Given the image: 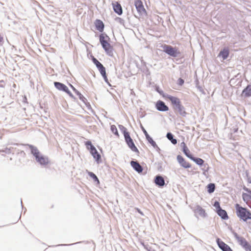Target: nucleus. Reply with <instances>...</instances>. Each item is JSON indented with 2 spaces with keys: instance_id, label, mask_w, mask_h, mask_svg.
Instances as JSON below:
<instances>
[{
  "instance_id": "1",
  "label": "nucleus",
  "mask_w": 251,
  "mask_h": 251,
  "mask_svg": "<svg viewBox=\"0 0 251 251\" xmlns=\"http://www.w3.org/2000/svg\"><path fill=\"white\" fill-rule=\"evenodd\" d=\"M167 97L173 105L174 110L176 111L181 116L185 117L187 112L185 111V107L181 104L180 100L171 95H167Z\"/></svg>"
},
{
  "instance_id": "2",
  "label": "nucleus",
  "mask_w": 251,
  "mask_h": 251,
  "mask_svg": "<svg viewBox=\"0 0 251 251\" xmlns=\"http://www.w3.org/2000/svg\"><path fill=\"white\" fill-rule=\"evenodd\" d=\"M235 208L237 216L244 222L251 220V212L247 208L243 207L239 204H236Z\"/></svg>"
},
{
  "instance_id": "3",
  "label": "nucleus",
  "mask_w": 251,
  "mask_h": 251,
  "mask_svg": "<svg viewBox=\"0 0 251 251\" xmlns=\"http://www.w3.org/2000/svg\"><path fill=\"white\" fill-rule=\"evenodd\" d=\"M232 233L239 244L246 251H251V245L250 244V243L246 240L245 238H244L243 237L238 235V234L234 231H232Z\"/></svg>"
},
{
  "instance_id": "4",
  "label": "nucleus",
  "mask_w": 251,
  "mask_h": 251,
  "mask_svg": "<svg viewBox=\"0 0 251 251\" xmlns=\"http://www.w3.org/2000/svg\"><path fill=\"white\" fill-rule=\"evenodd\" d=\"M163 51L173 57H176L180 55V52L178 49L170 45H164L162 46Z\"/></svg>"
},
{
  "instance_id": "5",
  "label": "nucleus",
  "mask_w": 251,
  "mask_h": 251,
  "mask_svg": "<svg viewBox=\"0 0 251 251\" xmlns=\"http://www.w3.org/2000/svg\"><path fill=\"white\" fill-rule=\"evenodd\" d=\"M85 145L87 148L90 151L93 157L96 159L97 161H98L100 158V155L98 153L95 147L92 144L91 142L89 141H87L85 143Z\"/></svg>"
},
{
  "instance_id": "6",
  "label": "nucleus",
  "mask_w": 251,
  "mask_h": 251,
  "mask_svg": "<svg viewBox=\"0 0 251 251\" xmlns=\"http://www.w3.org/2000/svg\"><path fill=\"white\" fill-rule=\"evenodd\" d=\"M134 5L137 10L139 16L146 15V11L141 0H136L134 2Z\"/></svg>"
},
{
  "instance_id": "7",
  "label": "nucleus",
  "mask_w": 251,
  "mask_h": 251,
  "mask_svg": "<svg viewBox=\"0 0 251 251\" xmlns=\"http://www.w3.org/2000/svg\"><path fill=\"white\" fill-rule=\"evenodd\" d=\"M54 85L55 87L57 89H58L59 91H62L66 92L69 95L70 97L75 99L74 95L69 91L68 88L65 84L59 82H54Z\"/></svg>"
},
{
  "instance_id": "8",
  "label": "nucleus",
  "mask_w": 251,
  "mask_h": 251,
  "mask_svg": "<svg viewBox=\"0 0 251 251\" xmlns=\"http://www.w3.org/2000/svg\"><path fill=\"white\" fill-rule=\"evenodd\" d=\"M154 182L159 187H163L166 184L164 177L159 175L154 177Z\"/></svg>"
},
{
  "instance_id": "9",
  "label": "nucleus",
  "mask_w": 251,
  "mask_h": 251,
  "mask_svg": "<svg viewBox=\"0 0 251 251\" xmlns=\"http://www.w3.org/2000/svg\"><path fill=\"white\" fill-rule=\"evenodd\" d=\"M216 243L219 248L223 251H233L228 245L222 241L220 238H217Z\"/></svg>"
},
{
  "instance_id": "10",
  "label": "nucleus",
  "mask_w": 251,
  "mask_h": 251,
  "mask_svg": "<svg viewBox=\"0 0 251 251\" xmlns=\"http://www.w3.org/2000/svg\"><path fill=\"white\" fill-rule=\"evenodd\" d=\"M102 48L104 50L106 54L110 56H112L113 55V47L107 41L103 45H101Z\"/></svg>"
},
{
  "instance_id": "11",
  "label": "nucleus",
  "mask_w": 251,
  "mask_h": 251,
  "mask_svg": "<svg viewBox=\"0 0 251 251\" xmlns=\"http://www.w3.org/2000/svg\"><path fill=\"white\" fill-rule=\"evenodd\" d=\"M156 108L159 111H167L169 107L165 104V102L160 100H158L155 104Z\"/></svg>"
},
{
  "instance_id": "12",
  "label": "nucleus",
  "mask_w": 251,
  "mask_h": 251,
  "mask_svg": "<svg viewBox=\"0 0 251 251\" xmlns=\"http://www.w3.org/2000/svg\"><path fill=\"white\" fill-rule=\"evenodd\" d=\"M141 128L146 136V138L148 141L154 147V148H157L158 149V147L156 145L155 141H153V140L152 139L151 137H150V136L148 133L147 131L146 130V129L143 127V126H141Z\"/></svg>"
},
{
  "instance_id": "13",
  "label": "nucleus",
  "mask_w": 251,
  "mask_h": 251,
  "mask_svg": "<svg viewBox=\"0 0 251 251\" xmlns=\"http://www.w3.org/2000/svg\"><path fill=\"white\" fill-rule=\"evenodd\" d=\"M35 159L38 163L42 165H47L49 163V158L41 154L37 157Z\"/></svg>"
},
{
  "instance_id": "14",
  "label": "nucleus",
  "mask_w": 251,
  "mask_h": 251,
  "mask_svg": "<svg viewBox=\"0 0 251 251\" xmlns=\"http://www.w3.org/2000/svg\"><path fill=\"white\" fill-rule=\"evenodd\" d=\"M130 164L132 167L138 173H142L143 168L137 161H131Z\"/></svg>"
},
{
  "instance_id": "15",
  "label": "nucleus",
  "mask_w": 251,
  "mask_h": 251,
  "mask_svg": "<svg viewBox=\"0 0 251 251\" xmlns=\"http://www.w3.org/2000/svg\"><path fill=\"white\" fill-rule=\"evenodd\" d=\"M26 146H28L30 149L31 154L35 157V158L41 154L37 147L29 144H27Z\"/></svg>"
},
{
  "instance_id": "16",
  "label": "nucleus",
  "mask_w": 251,
  "mask_h": 251,
  "mask_svg": "<svg viewBox=\"0 0 251 251\" xmlns=\"http://www.w3.org/2000/svg\"><path fill=\"white\" fill-rule=\"evenodd\" d=\"M177 160L180 165L184 168H187L190 167L189 163L187 162L180 155H178Z\"/></svg>"
},
{
  "instance_id": "17",
  "label": "nucleus",
  "mask_w": 251,
  "mask_h": 251,
  "mask_svg": "<svg viewBox=\"0 0 251 251\" xmlns=\"http://www.w3.org/2000/svg\"><path fill=\"white\" fill-rule=\"evenodd\" d=\"M194 212L196 214H199V216L202 217L204 218L206 216V213H205V210L200 205H197L196 206Z\"/></svg>"
},
{
  "instance_id": "18",
  "label": "nucleus",
  "mask_w": 251,
  "mask_h": 251,
  "mask_svg": "<svg viewBox=\"0 0 251 251\" xmlns=\"http://www.w3.org/2000/svg\"><path fill=\"white\" fill-rule=\"evenodd\" d=\"M112 5L114 12L119 15H122L123 13V9L120 4L118 2H116L115 3H113Z\"/></svg>"
},
{
  "instance_id": "19",
  "label": "nucleus",
  "mask_w": 251,
  "mask_h": 251,
  "mask_svg": "<svg viewBox=\"0 0 251 251\" xmlns=\"http://www.w3.org/2000/svg\"><path fill=\"white\" fill-rule=\"evenodd\" d=\"M218 215L221 217L222 220H226L228 219V216L226 211L225 210L223 209L222 208L220 209L219 210H217L216 212Z\"/></svg>"
},
{
  "instance_id": "20",
  "label": "nucleus",
  "mask_w": 251,
  "mask_h": 251,
  "mask_svg": "<svg viewBox=\"0 0 251 251\" xmlns=\"http://www.w3.org/2000/svg\"><path fill=\"white\" fill-rule=\"evenodd\" d=\"M96 29L100 32H102L103 31L104 25L103 22L100 20H96L95 22Z\"/></svg>"
},
{
  "instance_id": "21",
  "label": "nucleus",
  "mask_w": 251,
  "mask_h": 251,
  "mask_svg": "<svg viewBox=\"0 0 251 251\" xmlns=\"http://www.w3.org/2000/svg\"><path fill=\"white\" fill-rule=\"evenodd\" d=\"M242 95L245 97L251 96V85H248L242 91Z\"/></svg>"
},
{
  "instance_id": "22",
  "label": "nucleus",
  "mask_w": 251,
  "mask_h": 251,
  "mask_svg": "<svg viewBox=\"0 0 251 251\" xmlns=\"http://www.w3.org/2000/svg\"><path fill=\"white\" fill-rule=\"evenodd\" d=\"M100 38V42L101 45H103V44L105 43L108 42V41L110 39L108 36L105 33H101L99 36Z\"/></svg>"
},
{
  "instance_id": "23",
  "label": "nucleus",
  "mask_w": 251,
  "mask_h": 251,
  "mask_svg": "<svg viewBox=\"0 0 251 251\" xmlns=\"http://www.w3.org/2000/svg\"><path fill=\"white\" fill-rule=\"evenodd\" d=\"M229 55V50L227 48H224L221 50L219 54V56H222L223 60L226 59Z\"/></svg>"
},
{
  "instance_id": "24",
  "label": "nucleus",
  "mask_w": 251,
  "mask_h": 251,
  "mask_svg": "<svg viewBox=\"0 0 251 251\" xmlns=\"http://www.w3.org/2000/svg\"><path fill=\"white\" fill-rule=\"evenodd\" d=\"M73 91L76 93V94L79 97V99L83 102H85L87 100L72 85L70 84Z\"/></svg>"
},
{
  "instance_id": "25",
  "label": "nucleus",
  "mask_w": 251,
  "mask_h": 251,
  "mask_svg": "<svg viewBox=\"0 0 251 251\" xmlns=\"http://www.w3.org/2000/svg\"><path fill=\"white\" fill-rule=\"evenodd\" d=\"M153 167L154 169L158 172L163 171V168L162 166V163L160 162H155L153 165Z\"/></svg>"
},
{
  "instance_id": "26",
  "label": "nucleus",
  "mask_w": 251,
  "mask_h": 251,
  "mask_svg": "<svg viewBox=\"0 0 251 251\" xmlns=\"http://www.w3.org/2000/svg\"><path fill=\"white\" fill-rule=\"evenodd\" d=\"M166 137L170 141H171V143L173 144H174V145L176 144L177 140L176 139L174 138V135L172 133H171V132L167 133Z\"/></svg>"
},
{
  "instance_id": "27",
  "label": "nucleus",
  "mask_w": 251,
  "mask_h": 251,
  "mask_svg": "<svg viewBox=\"0 0 251 251\" xmlns=\"http://www.w3.org/2000/svg\"><path fill=\"white\" fill-rule=\"evenodd\" d=\"M215 184L214 183H210L207 186V192L211 194L214 192L215 190Z\"/></svg>"
},
{
  "instance_id": "28",
  "label": "nucleus",
  "mask_w": 251,
  "mask_h": 251,
  "mask_svg": "<svg viewBox=\"0 0 251 251\" xmlns=\"http://www.w3.org/2000/svg\"><path fill=\"white\" fill-rule=\"evenodd\" d=\"M191 159L200 166L202 165L204 163V160L200 158L193 156Z\"/></svg>"
},
{
  "instance_id": "29",
  "label": "nucleus",
  "mask_w": 251,
  "mask_h": 251,
  "mask_svg": "<svg viewBox=\"0 0 251 251\" xmlns=\"http://www.w3.org/2000/svg\"><path fill=\"white\" fill-rule=\"evenodd\" d=\"M129 148L133 151L135 152H139V151L136 147L135 146L133 141L130 142L129 143L127 144Z\"/></svg>"
},
{
  "instance_id": "30",
  "label": "nucleus",
  "mask_w": 251,
  "mask_h": 251,
  "mask_svg": "<svg viewBox=\"0 0 251 251\" xmlns=\"http://www.w3.org/2000/svg\"><path fill=\"white\" fill-rule=\"evenodd\" d=\"M90 177L93 179L94 182L97 184H100V181L95 174H88Z\"/></svg>"
},
{
  "instance_id": "31",
  "label": "nucleus",
  "mask_w": 251,
  "mask_h": 251,
  "mask_svg": "<svg viewBox=\"0 0 251 251\" xmlns=\"http://www.w3.org/2000/svg\"><path fill=\"white\" fill-rule=\"evenodd\" d=\"M183 152L189 158L191 159L192 158L193 155L190 153V151L187 147L184 148Z\"/></svg>"
},
{
  "instance_id": "32",
  "label": "nucleus",
  "mask_w": 251,
  "mask_h": 251,
  "mask_svg": "<svg viewBox=\"0 0 251 251\" xmlns=\"http://www.w3.org/2000/svg\"><path fill=\"white\" fill-rule=\"evenodd\" d=\"M97 68L98 69L101 75L106 74L105 68L104 67L102 64L97 67Z\"/></svg>"
},
{
  "instance_id": "33",
  "label": "nucleus",
  "mask_w": 251,
  "mask_h": 251,
  "mask_svg": "<svg viewBox=\"0 0 251 251\" xmlns=\"http://www.w3.org/2000/svg\"><path fill=\"white\" fill-rule=\"evenodd\" d=\"M111 130L115 135L119 136L117 129L115 125H112L111 126Z\"/></svg>"
},
{
  "instance_id": "34",
  "label": "nucleus",
  "mask_w": 251,
  "mask_h": 251,
  "mask_svg": "<svg viewBox=\"0 0 251 251\" xmlns=\"http://www.w3.org/2000/svg\"><path fill=\"white\" fill-rule=\"evenodd\" d=\"M142 245L144 247V248L148 251H156L154 249H152L148 244L146 245L144 243H142Z\"/></svg>"
},
{
  "instance_id": "35",
  "label": "nucleus",
  "mask_w": 251,
  "mask_h": 251,
  "mask_svg": "<svg viewBox=\"0 0 251 251\" xmlns=\"http://www.w3.org/2000/svg\"><path fill=\"white\" fill-rule=\"evenodd\" d=\"M213 206L214 207H215V208H216V210H215V211L216 212L217 210H219V209L220 210V209H221V207L220 206V203L219 201H215L213 204Z\"/></svg>"
},
{
  "instance_id": "36",
  "label": "nucleus",
  "mask_w": 251,
  "mask_h": 251,
  "mask_svg": "<svg viewBox=\"0 0 251 251\" xmlns=\"http://www.w3.org/2000/svg\"><path fill=\"white\" fill-rule=\"evenodd\" d=\"M242 198L244 201H248L251 200L249 194L245 193H243L242 194Z\"/></svg>"
},
{
  "instance_id": "37",
  "label": "nucleus",
  "mask_w": 251,
  "mask_h": 251,
  "mask_svg": "<svg viewBox=\"0 0 251 251\" xmlns=\"http://www.w3.org/2000/svg\"><path fill=\"white\" fill-rule=\"evenodd\" d=\"M202 170L204 172L203 173H205L206 172H208L209 169V166L207 164H203L201 166Z\"/></svg>"
},
{
  "instance_id": "38",
  "label": "nucleus",
  "mask_w": 251,
  "mask_h": 251,
  "mask_svg": "<svg viewBox=\"0 0 251 251\" xmlns=\"http://www.w3.org/2000/svg\"><path fill=\"white\" fill-rule=\"evenodd\" d=\"M93 62L96 65L97 67L100 66L102 64L96 58L94 57L92 58Z\"/></svg>"
},
{
  "instance_id": "39",
  "label": "nucleus",
  "mask_w": 251,
  "mask_h": 251,
  "mask_svg": "<svg viewBox=\"0 0 251 251\" xmlns=\"http://www.w3.org/2000/svg\"><path fill=\"white\" fill-rule=\"evenodd\" d=\"M156 91L158 92L160 95H162L163 97H165L167 98L168 94H165L162 90H160L158 87H156Z\"/></svg>"
},
{
  "instance_id": "40",
  "label": "nucleus",
  "mask_w": 251,
  "mask_h": 251,
  "mask_svg": "<svg viewBox=\"0 0 251 251\" xmlns=\"http://www.w3.org/2000/svg\"><path fill=\"white\" fill-rule=\"evenodd\" d=\"M119 127L120 130L123 132V134L127 132V129L122 125H119Z\"/></svg>"
},
{
  "instance_id": "41",
  "label": "nucleus",
  "mask_w": 251,
  "mask_h": 251,
  "mask_svg": "<svg viewBox=\"0 0 251 251\" xmlns=\"http://www.w3.org/2000/svg\"><path fill=\"white\" fill-rule=\"evenodd\" d=\"M243 190L244 191H246L248 193V194L249 195L250 198L251 200V190L250 189L247 188L245 186L243 187Z\"/></svg>"
},
{
  "instance_id": "42",
  "label": "nucleus",
  "mask_w": 251,
  "mask_h": 251,
  "mask_svg": "<svg viewBox=\"0 0 251 251\" xmlns=\"http://www.w3.org/2000/svg\"><path fill=\"white\" fill-rule=\"evenodd\" d=\"M123 134L125 137V141L131 138L128 132H126Z\"/></svg>"
},
{
  "instance_id": "43",
  "label": "nucleus",
  "mask_w": 251,
  "mask_h": 251,
  "mask_svg": "<svg viewBox=\"0 0 251 251\" xmlns=\"http://www.w3.org/2000/svg\"><path fill=\"white\" fill-rule=\"evenodd\" d=\"M103 79H104V81L109 85V86H111L110 84L109 83V81H108V78L107 77V76H106V74H104V75H102Z\"/></svg>"
},
{
  "instance_id": "44",
  "label": "nucleus",
  "mask_w": 251,
  "mask_h": 251,
  "mask_svg": "<svg viewBox=\"0 0 251 251\" xmlns=\"http://www.w3.org/2000/svg\"><path fill=\"white\" fill-rule=\"evenodd\" d=\"M184 81L183 79L179 78L177 80V84L180 86L184 84Z\"/></svg>"
},
{
  "instance_id": "45",
  "label": "nucleus",
  "mask_w": 251,
  "mask_h": 251,
  "mask_svg": "<svg viewBox=\"0 0 251 251\" xmlns=\"http://www.w3.org/2000/svg\"><path fill=\"white\" fill-rule=\"evenodd\" d=\"M5 85V83L3 80H0V87H4Z\"/></svg>"
},
{
  "instance_id": "46",
  "label": "nucleus",
  "mask_w": 251,
  "mask_h": 251,
  "mask_svg": "<svg viewBox=\"0 0 251 251\" xmlns=\"http://www.w3.org/2000/svg\"><path fill=\"white\" fill-rule=\"evenodd\" d=\"M248 182L251 183V178L249 176V174H246Z\"/></svg>"
},
{
  "instance_id": "47",
  "label": "nucleus",
  "mask_w": 251,
  "mask_h": 251,
  "mask_svg": "<svg viewBox=\"0 0 251 251\" xmlns=\"http://www.w3.org/2000/svg\"><path fill=\"white\" fill-rule=\"evenodd\" d=\"M181 146L182 147L183 149H184V148L187 147L184 142H182L181 143Z\"/></svg>"
},
{
  "instance_id": "48",
  "label": "nucleus",
  "mask_w": 251,
  "mask_h": 251,
  "mask_svg": "<svg viewBox=\"0 0 251 251\" xmlns=\"http://www.w3.org/2000/svg\"><path fill=\"white\" fill-rule=\"evenodd\" d=\"M133 140L131 139V138H130L129 139H127V140H126V144L129 143L130 142H132Z\"/></svg>"
},
{
  "instance_id": "49",
  "label": "nucleus",
  "mask_w": 251,
  "mask_h": 251,
  "mask_svg": "<svg viewBox=\"0 0 251 251\" xmlns=\"http://www.w3.org/2000/svg\"><path fill=\"white\" fill-rule=\"evenodd\" d=\"M3 40V37L0 35V43L2 42Z\"/></svg>"
},
{
  "instance_id": "50",
  "label": "nucleus",
  "mask_w": 251,
  "mask_h": 251,
  "mask_svg": "<svg viewBox=\"0 0 251 251\" xmlns=\"http://www.w3.org/2000/svg\"><path fill=\"white\" fill-rule=\"evenodd\" d=\"M72 244H69V245H72ZM68 245L67 244H61V245H58V246H67Z\"/></svg>"
},
{
  "instance_id": "51",
  "label": "nucleus",
  "mask_w": 251,
  "mask_h": 251,
  "mask_svg": "<svg viewBox=\"0 0 251 251\" xmlns=\"http://www.w3.org/2000/svg\"><path fill=\"white\" fill-rule=\"evenodd\" d=\"M21 206H22V208H23V205L22 199H21Z\"/></svg>"
},
{
  "instance_id": "52",
  "label": "nucleus",
  "mask_w": 251,
  "mask_h": 251,
  "mask_svg": "<svg viewBox=\"0 0 251 251\" xmlns=\"http://www.w3.org/2000/svg\"><path fill=\"white\" fill-rule=\"evenodd\" d=\"M154 148L156 149L157 151L160 150V149L159 147H158V149L157 148Z\"/></svg>"
}]
</instances>
